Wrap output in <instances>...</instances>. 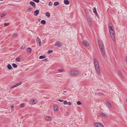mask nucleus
I'll return each instance as SVG.
<instances>
[{
  "mask_svg": "<svg viewBox=\"0 0 127 127\" xmlns=\"http://www.w3.org/2000/svg\"><path fill=\"white\" fill-rule=\"evenodd\" d=\"M109 29L110 35L113 40L115 41L116 39H115V33L114 30L113 29V25L112 23L110 22L109 24Z\"/></svg>",
  "mask_w": 127,
  "mask_h": 127,
  "instance_id": "obj_1",
  "label": "nucleus"
},
{
  "mask_svg": "<svg viewBox=\"0 0 127 127\" xmlns=\"http://www.w3.org/2000/svg\"><path fill=\"white\" fill-rule=\"evenodd\" d=\"M94 64L96 72L98 76H99L100 75V70L99 68L98 63L97 60L95 58L94 59Z\"/></svg>",
  "mask_w": 127,
  "mask_h": 127,
  "instance_id": "obj_2",
  "label": "nucleus"
},
{
  "mask_svg": "<svg viewBox=\"0 0 127 127\" xmlns=\"http://www.w3.org/2000/svg\"><path fill=\"white\" fill-rule=\"evenodd\" d=\"M69 74L71 76H77L80 74V72L79 70H70L69 71Z\"/></svg>",
  "mask_w": 127,
  "mask_h": 127,
  "instance_id": "obj_3",
  "label": "nucleus"
},
{
  "mask_svg": "<svg viewBox=\"0 0 127 127\" xmlns=\"http://www.w3.org/2000/svg\"><path fill=\"white\" fill-rule=\"evenodd\" d=\"M98 45L99 46V48L100 50H103L104 49V48L103 44L102 43L101 41H99Z\"/></svg>",
  "mask_w": 127,
  "mask_h": 127,
  "instance_id": "obj_4",
  "label": "nucleus"
},
{
  "mask_svg": "<svg viewBox=\"0 0 127 127\" xmlns=\"http://www.w3.org/2000/svg\"><path fill=\"white\" fill-rule=\"evenodd\" d=\"M94 125L95 127H104L103 125L100 123H95Z\"/></svg>",
  "mask_w": 127,
  "mask_h": 127,
  "instance_id": "obj_5",
  "label": "nucleus"
},
{
  "mask_svg": "<svg viewBox=\"0 0 127 127\" xmlns=\"http://www.w3.org/2000/svg\"><path fill=\"white\" fill-rule=\"evenodd\" d=\"M100 51L103 57L105 58L106 56L104 49L101 50Z\"/></svg>",
  "mask_w": 127,
  "mask_h": 127,
  "instance_id": "obj_6",
  "label": "nucleus"
},
{
  "mask_svg": "<svg viewBox=\"0 0 127 127\" xmlns=\"http://www.w3.org/2000/svg\"><path fill=\"white\" fill-rule=\"evenodd\" d=\"M118 75L120 77L122 81H123V75L120 71H119L118 72Z\"/></svg>",
  "mask_w": 127,
  "mask_h": 127,
  "instance_id": "obj_7",
  "label": "nucleus"
},
{
  "mask_svg": "<svg viewBox=\"0 0 127 127\" xmlns=\"http://www.w3.org/2000/svg\"><path fill=\"white\" fill-rule=\"evenodd\" d=\"M55 45L58 47H60L62 46V44L61 43H60L59 42L57 41L55 42Z\"/></svg>",
  "mask_w": 127,
  "mask_h": 127,
  "instance_id": "obj_8",
  "label": "nucleus"
},
{
  "mask_svg": "<svg viewBox=\"0 0 127 127\" xmlns=\"http://www.w3.org/2000/svg\"><path fill=\"white\" fill-rule=\"evenodd\" d=\"M93 11L94 13L97 17H98V15L96 11V8L95 7H94L93 8Z\"/></svg>",
  "mask_w": 127,
  "mask_h": 127,
  "instance_id": "obj_9",
  "label": "nucleus"
},
{
  "mask_svg": "<svg viewBox=\"0 0 127 127\" xmlns=\"http://www.w3.org/2000/svg\"><path fill=\"white\" fill-rule=\"evenodd\" d=\"M83 44L86 46H88L89 45V42L86 40H84L83 41Z\"/></svg>",
  "mask_w": 127,
  "mask_h": 127,
  "instance_id": "obj_10",
  "label": "nucleus"
},
{
  "mask_svg": "<svg viewBox=\"0 0 127 127\" xmlns=\"http://www.w3.org/2000/svg\"><path fill=\"white\" fill-rule=\"evenodd\" d=\"M36 40L37 42H39V46H41V39L38 37L37 36L36 37Z\"/></svg>",
  "mask_w": 127,
  "mask_h": 127,
  "instance_id": "obj_11",
  "label": "nucleus"
},
{
  "mask_svg": "<svg viewBox=\"0 0 127 127\" xmlns=\"http://www.w3.org/2000/svg\"><path fill=\"white\" fill-rule=\"evenodd\" d=\"M45 119L47 121H50L51 119V118L50 117L46 116L45 117Z\"/></svg>",
  "mask_w": 127,
  "mask_h": 127,
  "instance_id": "obj_12",
  "label": "nucleus"
},
{
  "mask_svg": "<svg viewBox=\"0 0 127 127\" xmlns=\"http://www.w3.org/2000/svg\"><path fill=\"white\" fill-rule=\"evenodd\" d=\"M30 4L32 5L34 8L35 7V3L32 1H31L30 2Z\"/></svg>",
  "mask_w": 127,
  "mask_h": 127,
  "instance_id": "obj_13",
  "label": "nucleus"
},
{
  "mask_svg": "<svg viewBox=\"0 0 127 127\" xmlns=\"http://www.w3.org/2000/svg\"><path fill=\"white\" fill-rule=\"evenodd\" d=\"M39 13V10H36L34 12V15L35 16H37L38 15Z\"/></svg>",
  "mask_w": 127,
  "mask_h": 127,
  "instance_id": "obj_14",
  "label": "nucleus"
},
{
  "mask_svg": "<svg viewBox=\"0 0 127 127\" xmlns=\"http://www.w3.org/2000/svg\"><path fill=\"white\" fill-rule=\"evenodd\" d=\"M106 105L109 108H111V104L109 102H107L106 103Z\"/></svg>",
  "mask_w": 127,
  "mask_h": 127,
  "instance_id": "obj_15",
  "label": "nucleus"
},
{
  "mask_svg": "<svg viewBox=\"0 0 127 127\" xmlns=\"http://www.w3.org/2000/svg\"><path fill=\"white\" fill-rule=\"evenodd\" d=\"M64 2L66 5H68L70 3L68 0H64Z\"/></svg>",
  "mask_w": 127,
  "mask_h": 127,
  "instance_id": "obj_16",
  "label": "nucleus"
},
{
  "mask_svg": "<svg viewBox=\"0 0 127 127\" xmlns=\"http://www.w3.org/2000/svg\"><path fill=\"white\" fill-rule=\"evenodd\" d=\"M36 103V101L33 99L31 100L29 102L31 104H35Z\"/></svg>",
  "mask_w": 127,
  "mask_h": 127,
  "instance_id": "obj_17",
  "label": "nucleus"
},
{
  "mask_svg": "<svg viewBox=\"0 0 127 127\" xmlns=\"http://www.w3.org/2000/svg\"><path fill=\"white\" fill-rule=\"evenodd\" d=\"M100 114L103 117H106L107 116V115L105 113H100Z\"/></svg>",
  "mask_w": 127,
  "mask_h": 127,
  "instance_id": "obj_18",
  "label": "nucleus"
},
{
  "mask_svg": "<svg viewBox=\"0 0 127 127\" xmlns=\"http://www.w3.org/2000/svg\"><path fill=\"white\" fill-rule=\"evenodd\" d=\"M45 15L46 16L48 17H50V13L48 12H47L45 13Z\"/></svg>",
  "mask_w": 127,
  "mask_h": 127,
  "instance_id": "obj_19",
  "label": "nucleus"
},
{
  "mask_svg": "<svg viewBox=\"0 0 127 127\" xmlns=\"http://www.w3.org/2000/svg\"><path fill=\"white\" fill-rule=\"evenodd\" d=\"M40 23L44 25L46 23V22L44 20H42L41 21Z\"/></svg>",
  "mask_w": 127,
  "mask_h": 127,
  "instance_id": "obj_20",
  "label": "nucleus"
},
{
  "mask_svg": "<svg viewBox=\"0 0 127 127\" xmlns=\"http://www.w3.org/2000/svg\"><path fill=\"white\" fill-rule=\"evenodd\" d=\"M46 57V56L45 55L40 56L39 57V58L40 59H42L45 58Z\"/></svg>",
  "mask_w": 127,
  "mask_h": 127,
  "instance_id": "obj_21",
  "label": "nucleus"
},
{
  "mask_svg": "<svg viewBox=\"0 0 127 127\" xmlns=\"http://www.w3.org/2000/svg\"><path fill=\"white\" fill-rule=\"evenodd\" d=\"M31 51V48L29 47L27 48V52L28 53H30Z\"/></svg>",
  "mask_w": 127,
  "mask_h": 127,
  "instance_id": "obj_22",
  "label": "nucleus"
},
{
  "mask_svg": "<svg viewBox=\"0 0 127 127\" xmlns=\"http://www.w3.org/2000/svg\"><path fill=\"white\" fill-rule=\"evenodd\" d=\"M7 67L8 69L9 70H11L12 69V67L11 65L9 64H8L7 65Z\"/></svg>",
  "mask_w": 127,
  "mask_h": 127,
  "instance_id": "obj_23",
  "label": "nucleus"
},
{
  "mask_svg": "<svg viewBox=\"0 0 127 127\" xmlns=\"http://www.w3.org/2000/svg\"><path fill=\"white\" fill-rule=\"evenodd\" d=\"M12 65L13 67L14 68H16L17 67V65L15 63H13L12 64Z\"/></svg>",
  "mask_w": 127,
  "mask_h": 127,
  "instance_id": "obj_24",
  "label": "nucleus"
},
{
  "mask_svg": "<svg viewBox=\"0 0 127 127\" xmlns=\"http://www.w3.org/2000/svg\"><path fill=\"white\" fill-rule=\"evenodd\" d=\"M59 4V3L58 1H56L54 3V5L55 6H57Z\"/></svg>",
  "mask_w": 127,
  "mask_h": 127,
  "instance_id": "obj_25",
  "label": "nucleus"
},
{
  "mask_svg": "<svg viewBox=\"0 0 127 127\" xmlns=\"http://www.w3.org/2000/svg\"><path fill=\"white\" fill-rule=\"evenodd\" d=\"M22 83V82H20L19 83H17L16 84V85H15L14 86H15V87H16L17 86L20 85Z\"/></svg>",
  "mask_w": 127,
  "mask_h": 127,
  "instance_id": "obj_26",
  "label": "nucleus"
},
{
  "mask_svg": "<svg viewBox=\"0 0 127 127\" xmlns=\"http://www.w3.org/2000/svg\"><path fill=\"white\" fill-rule=\"evenodd\" d=\"M20 60V59L19 57H17L16 58V61L17 62H19Z\"/></svg>",
  "mask_w": 127,
  "mask_h": 127,
  "instance_id": "obj_27",
  "label": "nucleus"
},
{
  "mask_svg": "<svg viewBox=\"0 0 127 127\" xmlns=\"http://www.w3.org/2000/svg\"><path fill=\"white\" fill-rule=\"evenodd\" d=\"M58 107L57 106H55L54 107V109L55 111H56L58 110Z\"/></svg>",
  "mask_w": 127,
  "mask_h": 127,
  "instance_id": "obj_28",
  "label": "nucleus"
},
{
  "mask_svg": "<svg viewBox=\"0 0 127 127\" xmlns=\"http://www.w3.org/2000/svg\"><path fill=\"white\" fill-rule=\"evenodd\" d=\"M25 105L24 103H21L20 104V107L21 108H22Z\"/></svg>",
  "mask_w": 127,
  "mask_h": 127,
  "instance_id": "obj_29",
  "label": "nucleus"
},
{
  "mask_svg": "<svg viewBox=\"0 0 127 127\" xmlns=\"http://www.w3.org/2000/svg\"><path fill=\"white\" fill-rule=\"evenodd\" d=\"M53 52V51L52 50H49L48 52V54H49L50 53H52Z\"/></svg>",
  "mask_w": 127,
  "mask_h": 127,
  "instance_id": "obj_30",
  "label": "nucleus"
},
{
  "mask_svg": "<svg viewBox=\"0 0 127 127\" xmlns=\"http://www.w3.org/2000/svg\"><path fill=\"white\" fill-rule=\"evenodd\" d=\"M87 19L88 22L91 21V19L89 17H87Z\"/></svg>",
  "mask_w": 127,
  "mask_h": 127,
  "instance_id": "obj_31",
  "label": "nucleus"
},
{
  "mask_svg": "<svg viewBox=\"0 0 127 127\" xmlns=\"http://www.w3.org/2000/svg\"><path fill=\"white\" fill-rule=\"evenodd\" d=\"M25 47V46L24 45H23L21 48V49L22 50L24 49Z\"/></svg>",
  "mask_w": 127,
  "mask_h": 127,
  "instance_id": "obj_32",
  "label": "nucleus"
},
{
  "mask_svg": "<svg viewBox=\"0 0 127 127\" xmlns=\"http://www.w3.org/2000/svg\"><path fill=\"white\" fill-rule=\"evenodd\" d=\"M17 35L16 34H14L13 35V37H16L17 36Z\"/></svg>",
  "mask_w": 127,
  "mask_h": 127,
  "instance_id": "obj_33",
  "label": "nucleus"
},
{
  "mask_svg": "<svg viewBox=\"0 0 127 127\" xmlns=\"http://www.w3.org/2000/svg\"><path fill=\"white\" fill-rule=\"evenodd\" d=\"M77 103L78 105H79L81 104V102L80 101H78L77 102Z\"/></svg>",
  "mask_w": 127,
  "mask_h": 127,
  "instance_id": "obj_34",
  "label": "nucleus"
},
{
  "mask_svg": "<svg viewBox=\"0 0 127 127\" xmlns=\"http://www.w3.org/2000/svg\"><path fill=\"white\" fill-rule=\"evenodd\" d=\"M33 1L34 2H36L37 3H38L39 2V0H33Z\"/></svg>",
  "mask_w": 127,
  "mask_h": 127,
  "instance_id": "obj_35",
  "label": "nucleus"
},
{
  "mask_svg": "<svg viewBox=\"0 0 127 127\" xmlns=\"http://www.w3.org/2000/svg\"><path fill=\"white\" fill-rule=\"evenodd\" d=\"M58 71L60 72H63L64 71V70L63 69H59L58 70Z\"/></svg>",
  "mask_w": 127,
  "mask_h": 127,
  "instance_id": "obj_36",
  "label": "nucleus"
},
{
  "mask_svg": "<svg viewBox=\"0 0 127 127\" xmlns=\"http://www.w3.org/2000/svg\"><path fill=\"white\" fill-rule=\"evenodd\" d=\"M53 4L52 3L51 1H50L48 4V5L49 6H51Z\"/></svg>",
  "mask_w": 127,
  "mask_h": 127,
  "instance_id": "obj_37",
  "label": "nucleus"
},
{
  "mask_svg": "<svg viewBox=\"0 0 127 127\" xmlns=\"http://www.w3.org/2000/svg\"><path fill=\"white\" fill-rule=\"evenodd\" d=\"M67 104L69 105H71L72 104V102H67Z\"/></svg>",
  "mask_w": 127,
  "mask_h": 127,
  "instance_id": "obj_38",
  "label": "nucleus"
},
{
  "mask_svg": "<svg viewBox=\"0 0 127 127\" xmlns=\"http://www.w3.org/2000/svg\"><path fill=\"white\" fill-rule=\"evenodd\" d=\"M63 103L64 104L66 105L67 104V102L66 100H65L64 101Z\"/></svg>",
  "mask_w": 127,
  "mask_h": 127,
  "instance_id": "obj_39",
  "label": "nucleus"
},
{
  "mask_svg": "<svg viewBox=\"0 0 127 127\" xmlns=\"http://www.w3.org/2000/svg\"><path fill=\"white\" fill-rule=\"evenodd\" d=\"M28 11H29V12H31L32 11V9H31V8H29L28 9Z\"/></svg>",
  "mask_w": 127,
  "mask_h": 127,
  "instance_id": "obj_40",
  "label": "nucleus"
},
{
  "mask_svg": "<svg viewBox=\"0 0 127 127\" xmlns=\"http://www.w3.org/2000/svg\"><path fill=\"white\" fill-rule=\"evenodd\" d=\"M8 24V23H4V26L5 27H6V26H7Z\"/></svg>",
  "mask_w": 127,
  "mask_h": 127,
  "instance_id": "obj_41",
  "label": "nucleus"
},
{
  "mask_svg": "<svg viewBox=\"0 0 127 127\" xmlns=\"http://www.w3.org/2000/svg\"><path fill=\"white\" fill-rule=\"evenodd\" d=\"M5 14L4 13H3V14H2V15H1V17H4L5 16Z\"/></svg>",
  "mask_w": 127,
  "mask_h": 127,
  "instance_id": "obj_42",
  "label": "nucleus"
},
{
  "mask_svg": "<svg viewBox=\"0 0 127 127\" xmlns=\"http://www.w3.org/2000/svg\"><path fill=\"white\" fill-rule=\"evenodd\" d=\"M58 100L61 102H62L64 101V100L59 99H58Z\"/></svg>",
  "mask_w": 127,
  "mask_h": 127,
  "instance_id": "obj_43",
  "label": "nucleus"
},
{
  "mask_svg": "<svg viewBox=\"0 0 127 127\" xmlns=\"http://www.w3.org/2000/svg\"><path fill=\"white\" fill-rule=\"evenodd\" d=\"M88 22H89V25H90L91 26L92 25V23L91 22V21H90Z\"/></svg>",
  "mask_w": 127,
  "mask_h": 127,
  "instance_id": "obj_44",
  "label": "nucleus"
},
{
  "mask_svg": "<svg viewBox=\"0 0 127 127\" xmlns=\"http://www.w3.org/2000/svg\"><path fill=\"white\" fill-rule=\"evenodd\" d=\"M15 87V86H13V87H10V89H12V88H13L14 87Z\"/></svg>",
  "mask_w": 127,
  "mask_h": 127,
  "instance_id": "obj_45",
  "label": "nucleus"
},
{
  "mask_svg": "<svg viewBox=\"0 0 127 127\" xmlns=\"http://www.w3.org/2000/svg\"><path fill=\"white\" fill-rule=\"evenodd\" d=\"M11 108L12 109H13L14 108V106L13 105L11 106Z\"/></svg>",
  "mask_w": 127,
  "mask_h": 127,
  "instance_id": "obj_46",
  "label": "nucleus"
},
{
  "mask_svg": "<svg viewBox=\"0 0 127 127\" xmlns=\"http://www.w3.org/2000/svg\"><path fill=\"white\" fill-rule=\"evenodd\" d=\"M43 60L44 61H47V59H44Z\"/></svg>",
  "mask_w": 127,
  "mask_h": 127,
  "instance_id": "obj_47",
  "label": "nucleus"
},
{
  "mask_svg": "<svg viewBox=\"0 0 127 127\" xmlns=\"http://www.w3.org/2000/svg\"><path fill=\"white\" fill-rule=\"evenodd\" d=\"M66 91H64L63 92L64 93H66Z\"/></svg>",
  "mask_w": 127,
  "mask_h": 127,
  "instance_id": "obj_48",
  "label": "nucleus"
},
{
  "mask_svg": "<svg viewBox=\"0 0 127 127\" xmlns=\"http://www.w3.org/2000/svg\"><path fill=\"white\" fill-rule=\"evenodd\" d=\"M126 61L127 62V59H126Z\"/></svg>",
  "mask_w": 127,
  "mask_h": 127,
  "instance_id": "obj_49",
  "label": "nucleus"
},
{
  "mask_svg": "<svg viewBox=\"0 0 127 127\" xmlns=\"http://www.w3.org/2000/svg\"><path fill=\"white\" fill-rule=\"evenodd\" d=\"M11 5V4H9V5Z\"/></svg>",
  "mask_w": 127,
  "mask_h": 127,
  "instance_id": "obj_50",
  "label": "nucleus"
},
{
  "mask_svg": "<svg viewBox=\"0 0 127 127\" xmlns=\"http://www.w3.org/2000/svg\"><path fill=\"white\" fill-rule=\"evenodd\" d=\"M85 75H86V74H85Z\"/></svg>",
  "mask_w": 127,
  "mask_h": 127,
  "instance_id": "obj_51",
  "label": "nucleus"
}]
</instances>
